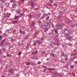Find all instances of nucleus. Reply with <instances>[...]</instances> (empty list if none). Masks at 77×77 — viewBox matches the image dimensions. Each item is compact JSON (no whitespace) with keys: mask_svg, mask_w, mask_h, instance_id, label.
Instances as JSON below:
<instances>
[{"mask_svg":"<svg viewBox=\"0 0 77 77\" xmlns=\"http://www.w3.org/2000/svg\"><path fill=\"white\" fill-rule=\"evenodd\" d=\"M58 37L57 36H55L54 37V39H55V42H52L53 44L55 45H57V46H60V43H58L59 40L57 39V38Z\"/></svg>","mask_w":77,"mask_h":77,"instance_id":"f257e3e1","label":"nucleus"},{"mask_svg":"<svg viewBox=\"0 0 77 77\" xmlns=\"http://www.w3.org/2000/svg\"><path fill=\"white\" fill-rule=\"evenodd\" d=\"M4 43V42H2L1 43V44L2 45H3V44Z\"/></svg>","mask_w":77,"mask_h":77,"instance_id":"774afa93","label":"nucleus"},{"mask_svg":"<svg viewBox=\"0 0 77 77\" xmlns=\"http://www.w3.org/2000/svg\"><path fill=\"white\" fill-rule=\"evenodd\" d=\"M45 18V17L44 16H42L40 18L41 19H43V18Z\"/></svg>","mask_w":77,"mask_h":77,"instance_id":"a18cd8bd","label":"nucleus"},{"mask_svg":"<svg viewBox=\"0 0 77 77\" xmlns=\"http://www.w3.org/2000/svg\"><path fill=\"white\" fill-rule=\"evenodd\" d=\"M14 72H11L10 74L11 75H13L14 74Z\"/></svg>","mask_w":77,"mask_h":77,"instance_id":"e433bc0d","label":"nucleus"},{"mask_svg":"<svg viewBox=\"0 0 77 77\" xmlns=\"http://www.w3.org/2000/svg\"><path fill=\"white\" fill-rule=\"evenodd\" d=\"M41 11H42V13H45V11L44 10H41Z\"/></svg>","mask_w":77,"mask_h":77,"instance_id":"7c9ffc66","label":"nucleus"},{"mask_svg":"<svg viewBox=\"0 0 77 77\" xmlns=\"http://www.w3.org/2000/svg\"><path fill=\"white\" fill-rule=\"evenodd\" d=\"M74 58H72L71 59H70V60L69 61H72V60H74Z\"/></svg>","mask_w":77,"mask_h":77,"instance_id":"de8ad7c7","label":"nucleus"},{"mask_svg":"<svg viewBox=\"0 0 77 77\" xmlns=\"http://www.w3.org/2000/svg\"><path fill=\"white\" fill-rule=\"evenodd\" d=\"M51 54L52 56H53V57H55L54 54L52 53Z\"/></svg>","mask_w":77,"mask_h":77,"instance_id":"3c124183","label":"nucleus"},{"mask_svg":"<svg viewBox=\"0 0 77 77\" xmlns=\"http://www.w3.org/2000/svg\"><path fill=\"white\" fill-rule=\"evenodd\" d=\"M54 5L55 6H57V4H54Z\"/></svg>","mask_w":77,"mask_h":77,"instance_id":"0e129e2a","label":"nucleus"},{"mask_svg":"<svg viewBox=\"0 0 77 77\" xmlns=\"http://www.w3.org/2000/svg\"><path fill=\"white\" fill-rule=\"evenodd\" d=\"M74 66H70V68H74Z\"/></svg>","mask_w":77,"mask_h":77,"instance_id":"8fccbe9b","label":"nucleus"},{"mask_svg":"<svg viewBox=\"0 0 77 77\" xmlns=\"http://www.w3.org/2000/svg\"><path fill=\"white\" fill-rule=\"evenodd\" d=\"M14 71V69H10L8 70V72H12V71Z\"/></svg>","mask_w":77,"mask_h":77,"instance_id":"f8f14e48","label":"nucleus"},{"mask_svg":"<svg viewBox=\"0 0 77 77\" xmlns=\"http://www.w3.org/2000/svg\"><path fill=\"white\" fill-rule=\"evenodd\" d=\"M10 2H11V3H14V2H15V0H11Z\"/></svg>","mask_w":77,"mask_h":77,"instance_id":"a878e982","label":"nucleus"},{"mask_svg":"<svg viewBox=\"0 0 77 77\" xmlns=\"http://www.w3.org/2000/svg\"><path fill=\"white\" fill-rule=\"evenodd\" d=\"M4 7V5H3L2 4H1V5H0V8H1L2 9Z\"/></svg>","mask_w":77,"mask_h":77,"instance_id":"dca6fc26","label":"nucleus"},{"mask_svg":"<svg viewBox=\"0 0 77 77\" xmlns=\"http://www.w3.org/2000/svg\"><path fill=\"white\" fill-rule=\"evenodd\" d=\"M62 13H62V12H60L58 13V14L60 15V14H62Z\"/></svg>","mask_w":77,"mask_h":77,"instance_id":"864d4df0","label":"nucleus"},{"mask_svg":"<svg viewBox=\"0 0 77 77\" xmlns=\"http://www.w3.org/2000/svg\"><path fill=\"white\" fill-rule=\"evenodd\" d=\"M2 35H0V40H2Z\"/></svg>","mask_w":77,"mask_h":77,"instance_id":"72a5a7b5","label":"nucleus"},{"mask_svg":"<svg viewBox=\"0 0 77 77\" xmlns=\"http://www.w3.org/2000/svg\"><path fill=\"white\" fill-rule=\"evenodd\" d=\"M17 23V21H14L13 22V24H15V23Z\"/></svg>","mask_w":77,"mask_h":77,"instance_id":"473e14b6","label":"nucleus"},{"mask_svg":"<svg viewBox=\"0 0 77 77\" xmlns=\"http://www.w3.org/2000/svg\"><path fill=\"white\" fill-rule=\"evenodd\" d=\"M34 9V10H38V8H35Z\"/></svg>","mask_w":77,"mask_h":77,"instance_id":"ea45409f","label":"nucleus"},{"mask_svg":"<svg viewBox=\"0 0 77 77\" xmlns=\"http://www.w3.org/2000/svg\"><path fill=\"white\" fill-rule=\"evenodd\" d=\"M21 52H20L19 53V56H20V55H21Z\"/></svg>","mask_w":77,"mask_h":77,"instance_id":"e2e57ef3","label":"nucleus"},{"mask_svg":"<svg viewBox=\"0 0 77 77\" xmlns=\"http://www.w3.org/2000/svg\"><path fill=\"white\" fill-rule=\"evenodd\" d=\"M35 58V57H32V59H34Z\"/></svg>","mask_w":77,"mask_h":77,"instance_id":"680f3d73","label":"nucleus"},{"mask_svg":"<svg viewBox=\"0 0 77 77\" xmlns=\"http://www.w3.org/2000/svg\"><path fill=\"white\" fill-rule=\"evenodd\" d=\"M36 42L38 45H41V43H42V44L43 43V41H41L39 40H37Z\"/></svg>","mask_w":77,"mask_h":77,"instance_id":"20e7f679","label":"nucleus"},{"mask_svg":"<svg viewBox=\"0 0 77 77\" xmlns=\"http://www.w3.org/2000/svg\"><path fill=\"white\" fill-rule=\"evenodd\" d=\"M45 53V51H43L42 52V54H44Z\"/></svg>","mask_w":77,"mask_h":77,"instance_id":"b1692460","label":"nucleus"},{"mask_svg":"<svg viewBox=\"0 0 77 77\" xmlns=\"http://www.w3.org/2000/svg\"><path fill=\"white\" fill-rule=\"evenodd\" d=\"M34 24H35V23H34V22H32V24L31 25V26H33Z\"/></svg>","mask_w":77,"mask_h":77,"instance_id":"bb28decb","label":"nucleus"},{"mask_svg":"<svg viewBox=\"0 0 77 77\" xmlns=\"http://www.w3.org/2000/svg\"><path fill=\"white\" fill-rule=\"evenodd\" d=\"M54 31L56 33H58V31H57V30L56 29H54Z\"/></svg>","mask_w":77,"mask_h":77,"instance_id":"f3484780","label":"nucleus"},{"mask_svg":"<svg viewBox=\"0 0 77 77\" xmlns=\"http://www.w3.org/2000/svg\"><path fill=\"white\" fill-rule=\"evenodd\" d=\"M54 50H57V47H55L54 48Z\"/></svg>","mask_w":77,"mask_h":77,"instance_id":"aec40b11","label":"nucleus"},{"mask_svg":"<svg viewBox=\"0 0 77 77\" xmlns=\"http://www.w3.org/2000/svg\"><path fill=\"white\" fill-rule=\"evenodd\" d=\"M45 39V38L44 37H42L41 38V40L42 41H44Z\"/></svg>","mask_w":77,"mask_h":77,"instance_id":"5701e85b","label":"nucleus"},{"mask_svg":"<svg viewBox=\"0 0 77 77\" xmlns=\"http://www.w3.org/2000/svg\"><path fill=\"white\" fill-rule=\"evenodd\" d=\"M16 5H17V4H16V3H14L12 5V7L13 8H15V6H16Z\"/></svg>","mask_w":77,"mask_h":77,"instance_id":"9d476101","label":"nucleus"},{"mask_svg":"<svg viewBox=\"0 0 77 77\" xmlns=\"http://www.w3.org/2000/svg\"><path fill=\"white\" fill-rule=\"evenodd\" d=\"M8 17V15L7 14H4V16H3V18H7Z\"/></svg>","mask_w":77,"mask_h":77,"instance_id":"9b49d317","label":"nucleus"},{"mask_svg":"<svg viewBox=\"0 0 77 77\" xmlns=\"http://www.w3.org/2000/svg\"><path fill=\"white\" fill-rule=\"evenodd\" d=\"M71 27H75V25H74V24H73L72 25H71Z\"/></svg>","mask_w":77,"mask_h":77,"instance_id":"58836bf2","label":"nucleus"},{"mask_svg":"<svg viewBox=\"0 0 77 77\" xmlns=\"http://www.w3.org/2000/svg\"><path fill=\"white\" fill-rule=\"evenodd\" d=\"M24 38V39H27V38H28V37L26 36V37H25Z\"/></svg>","mask_w":77,"mask_h":77,"instance_id":"5fc2aeb1","label":"nucleus"},{"mask_svg":"<svg viewBox=\"0 0 77 77\" xmlns=\"http://www.w3.org/2000/svg\"><path fill=\"white\" fill-rule=\"evenodd\" d=\"M37 53H38V51H36L34 52L35 55H36V54H37Z\"/></svg>","mask_w":77,"mask_h":77,"instance_id":"393cba45","label":"nucleus"},{"mask_svg":"<svg viewBox=\"0 0 77 77\" xmlns=\"http://www.w3.org/2000/svg\"><path fill=\"white\" fill-rule=\"evenodd\" d=\"M50 3H52L53 2V0H50Z\"/></svg>","mask_w":77,"mask_h":77,"instance_id":"c9c22d12","label":"nucleus"},{"mask_svg":"<svg viewBox=\"0 0 77 77\" xmlns=\"http://www.w3.org/2000/svg\"><path fill=\"white\" fill-rule=\"evenodd\" d=\"M51 24V22H50L47 23V26H46V27L48 26V25H50Z\"/></svg>","mask_w":77,"mask_h":77,"instance_id":"a211bd4d","label":"nucleus"},{"mask_svg":"<svg viewBox=\"0 0 77 77\" xmlns=\"http://www.w3.org/2000/svg\"><path fill=\"white\" fill-rule=\"evenodd\" d=\"M30 64V62H28V63L26 64V65H29Z\"/></svg>","mask_w":77,"mask_h":77,"instance_id":"603ef678","label":"nucleus"},{"mask_svg":"<svg viewBox=\"0 0 77 77\" xmlns=\"http://www.w3.org/2000/svg\"><path fill=\"white\" fill-rule=\"evenodd\" d=\"M38 23H39V24H41L42 23V22H41V20H38Z\"/></svg>","mask_w":77,"mask_h":77,"instance_id":"c85d7f7f","label":"nucleus"},{"mask_svg":"<svg viewBox=\"0 0 77 77\" xmlns=\"http://www.w3.org/2000/svg\"><path fill=\"white\" fill-rule=\"evenodd\" d=\"M3 35H4L5 36H6V37H7V36H8V35H7V34H6V33H4L3 34Z\"/></svg>","mask_w":77,"mask_h":77,"instance_id":"cd10ccee","label":"nucleus"},{"mask_svg":"<svg viewBox=\"0 0 77 77\" xmlns=\"http://www.w3.org/2000/svg\"><path fill=\"white\" fill-rule=\"evenodd\" d=\"M52 74L54 75H57V72L55 71H54L53 72Z\"/></svg>","mask_w":77,"mask_h":77,"instance_id":"1a4fd4ad","label":"nucleus"},{"mask_svg":"<svg viewBox=\"0 0 77 77\" xmlns=\"http://www.w3.org/2000/svg\"><path fill=\"white\" fill-rule=\"evenodd\" d=\"M49 16H48L47 17V18H46V20H48V19H49Z\"/></svg>","mask_w":77,"mask_h":77,"instance_id":"37998d69","label":"nucleus"},{"mask_svg":"<svg viewBox=\"0 0 77 77\" xmlns=\"http://www.w3.org/2000/svg\"><path fill=\"white\" fill-rule=\"evenodd\" d=\"M48 30H49V28L46 29L44 31V32H48Z\"/></svg>","mask_w":77,"mask_h":77,"instance_id":"412c9836","label":"nucleus"},{"mask_svg":"<svg viewBox=\"0 0 77 77\" xmlns=\"http://www.w3.org/2000/svg\"><path fill=\"white\" fill-rule=\"evenodd\" d=\"M64 29L66 31H67V33H71V32H72V31H69L66 28H65Z\"/></svg>","mask_w":77,"mask_h":77,"instance_id":"423d86ee","label":"nucleus"},{"mask_svg":"<svg viewBox=\"0 0 77 77\" xmlns=\"http://www.w3.org/2000/svg\"><path fill=\"white\" fill-rule=\"evenodd\" d=\"M33 5H36V3H35L34 2H32L31 4V6L32 7H34Z\"/></svg>","mask_w":77,"mask_h":77,"instance_id":"2eb2a0df","label":"nucleus"},{"mask_svg":"<svg viewBox=\"0 0 77 77\" xmlns=\"http://www.w3.org/2000/svg\"><path fill=\"white\" fill-rule=\"evenodd\" d=\"M31 65H34V63H31Z\"/></svg>","mask_w":77,"mask_h":77,"instance_id":"bf43d9fd","label":"nucleus"},{"mask_svg":"<svg viewBox=\"0 0 77 77\" xmlns=\"http://www.w3.org/2000/svg\"><path fill=\"white\" fill-rule=\"evenodd\" d=\"M38 35V32H36L34 33V34L33 36V38H35V37H36V36Z\"/></svg>","mask_w":77,"mask_h":77,"instance_id":"0eeeda50","label":"nucleus"},{"mask_svg":"<svg viewBox=\"0 0 77 77\" xmlns=\"http://www.w3.org/2000/svg\"><path fill=\"white\" fill-rule=\"evenodd\" d=\"M45 71H47V69H43V72H45Z\"/></svg>","mask_w":77,"mask_h":77,"instance_id":"338daca9","label":"nucleus"},{"mask_svg":"<svg viewBox=\"0 0 77 77\" xmlns=\"http://www.w3.org/2000/svg\"><path fill=\"white\" fill-rule=\"evenodd\" d=\"M14 38H11V41L12 42H14Z\"/></svg>","mask_w":77,"mask_h":77,"instance_id":"c03bdc74","label":"nucleus"},{"mask_svg":"<svg viewBox=\"0 0 77 77\" xmlns=\"http://www.w3.org/2000/svg\"><path fill=\"white\" fill-rule=\"evenodd\" d=\"M16 12L17 13V14H19L21 13V11L18 10L16 11Z\"/></svg>","mask_w":77,"mask_h":77,"instance_id":"ddd939ff","label":"nucleus"},{"mask_svg":"<svg viewBox=\"0 0 77 77\" xmlns=\"http://www.w3.org/2000/svg\"><path fill=\"white\" fill-rule=\"evenodd\" d=\"M69 20V19H68V18H67L64 19V20H65V21H68Z\"/></svg>","mask_w":77,"mask_h":77,"instance_id":"f704fd0d","label":"nucleus"},{"mask_svg":"<svg viewBox=\"0 0 77 77\" xmlns=\"http://www.w3.org/2000/svg\"><path fill=\"white\" fill-rule=\"evenodd\" d=\"M48 69L49 71H54V69L52 68H48Z\"/></svg>","mask_w":77,"mask_h":77,"instance_id":"6e6552de","label":"nucleus"},{"mask_svg":"<svg viewBox=\"0 0 77 77\" xmlns=\"http://www.w3.org/2000/svg\"><path fill=\"white\" fill-rule=\"evenodd\" d=\"M59 77H63V76L61 74H60L59 75Z\"/></svg>","mask_w":77,"mask_h":77,"instance_id":"79ce46f5","label":"nucleus"},{"mask_svg":"<svg viewBox=\"0 0 77 77\" xmlns=\"http://www.w3.org/2000/svg\"><path fill=\"white\" fill-rule=\"evenodd\" d=\"M51 25H52V27H53V28H54V24H53V23H52Z\"/></svg>","mask_w":77,"mask_h":77,"instance_id":"4c0bfd02","label":"nucleus"},{"mask_svg":"<svg viewBox=\"0 0 77 77\" xmlns=\"http://www.w3.org/2000/svg\"><path fill=\"white\" fill-rule=\"evenodd\" d=\"M62 16H58L57 17V19H58V20H59V19L62 18Z\"/></svg>","mask_w":77,"mask_h":77,"instance_id":"6ab92c4d","label":"nucleus"},{"mask_svg":"<svg viewBox=\"0 0 77 77\" xmlns=\"http://www.w3.org/2000/svg\"><path fill=\"white\" fill-rule=\"evenodd\" d=\"M23 29V30H25L26 29V27L24 26H22Z\"/></svg>","mask_w":77,"mask_h":77,"instance_id":"c756f323","label":"nucleus"},{"mask_svg":"<svg viewBox=\"0 0 77 77\" xmlns=\"http://www.w3.org/2000/svg\"><path fill=\"white\" fill-rule=\"evenodd\" d=\"M28 16H29V17H32V16L31 15H28Z\"/></svg>","mask_w":77,"mask_h":77,"instance_id":"69168bd1","label":"nucleus"},{"mask_svg":"<svg viewBox=\"0 0 77 77\" xmlns=\"http://www.w3.org/2000/svg\"><path fill=\"white\" fill-rule=\"evenodd\" d=\"M68 60V59L67 58H65V60L66 61H67V60Z\"/></svg>","mask_w":77,"mask_h":77,"instance_id":"49530a36","label":"nucleus"},{"mask_svg":"<svg viewBox=\"0 0 77 77\" xmlns=\"http://www.w3.org/2000/svg\"><path fill=\"white\" fill-rule=\"evenodd\" d=\"M69 46H71L72 45V44L69 43Z\"/></svg>","mask_w":77,"mask_h":77,"instance_id":"052dcab7","label":"nucleus"},{"mask_svg":"<svg viewBox=\"0 0 77 77\" xmlns=\"http://www.w3.org/2000/svg\"><path fill=\"white\" fill-rule=\"evenodd\" d=\"M10 30H9V29H6L5 30V32L6 33H7L8 32H10Z\"/></svg>","mask_w":77,"mask_h":77,"instance_id":"2f4dec72","label":"nucleus"},{"mask_svg":"<svg viewBox=\"0 0 77 77\" xmlns=\"http://www.w3.org/2000/svg\"><path fill=\"white\" fill-rule=\"evenodd\" d=\"M18 17V16H16L15 17H14V19L15 20L16 19H17Z\"/></svg>","mask_w":77,"mask_h":77,"instance_id":"a19ab883","label":"nucleus"},{"mask_svg":"<svg viewBox=\"0 0 77 77\" xmlns=\"http://www.w3.org/2000/svg\"><path fill=\"white\" fill-rule=\"evenodd\" d=\"M51 33L52 34H54V31L52 30V32H51Z\"/></svg>","mask_w":77,"mask_h":77,"instance_id":"4d7b16f0","label":"nucleus"},{"mask_svg":"<svg viewBox=\"0 0 77 77\" xmlns=\"http://www.w3.org/2000/svg\"><path fill=\"white\" fill-rule=\"evenodd\" d=\"M43 68H47V67L46 66H43Z\"/></svg>","mask_w":77,"mask_h":77,"instance_id":"09e8293b","label":"nucleus"},{"mask_svg":"<svg viewBox=\"0 0 77 77\" xmlns=\"http://www.w3.org/2000/svg\"><path fill=\"white\" fill-rule=\"evenodd\" d=\"M20 32L21 33H23V31L21 30H20Z\"/></svg>","mask_w":77,"mask_h":77,"instance_id":"13d9d810","label":"nucleus"},{"mask_svg":"<svg viewBox=\"0 0 77 77\" xmlns=\"http://www.w3.org/2000/svg\"><path fill=\"white\" fill-rule=\"evenodd\" d=\"M67 39L69 40V41L71 42L73 40L72 39V37H67L66 38Z\"/></svg>","mask_w":77,"mask_h":77,"instance_id":"39448f33","label":"nucleus"},{"mask_svg":"<svg viewBox=\"0 0 77 77\" xmlns=\"http://www.w3.org/2000/svg\"><path fill=\"white\" fill-rule=\"evenodd\" d=\"M41 17V15L39 14H35L33 15L34 18H39V17Z\"/></svg>","mask_w":77,"mask_h":77,"instance_id":"f03ea898","label":"nucleus"},{"mask_svg":"<svg viewBox=\"0 0 77 77\" xmlns=\"http://www.w3.org/2000/svg\"><path fill=\"white\" fill-rule=\"evenodd\" d=\"M62 46L63 48H66L67 47V46L65 45H63Z\"/></svg>","mask_w":77,"mask_h":77,"instance_id":"4468645a","label":"nucleus"},{"mask_svg":"<svg viewBox=\"0 0 77 77\" xmlns=\"http://www.w3.org/2000/svg\"><path fill=\"white\" fill-rule=\"evenodd\" d=\"M61 56H65V54H64V52H63L62 54H61Z\"/></svg>","mask_w":77,"mask_h":77,"instance_id":"4be33fe9","label":"nucleus"},{"mask_svg":"<svg viewBox=\"0 0 77 77\" xmlns=\"http://www.w3.org/2000/svg\"><path fill=\"white\" fill-rule=\"evenodd\" d=\"M66 36H69V35H70V34H66Z\"/></svg>","mask_w":77,"mask_h":77,"instance_id":"6e6d98bb","label":"nucleus"},{"mask_svg":"<svg viewBox=\"0 0 77 77\" xmlns=\"http://www.w3.org/2000/svg\"><path fill=\"white\" fill-rule=\"evenodd\" d=\"M64 26V24L63 23H61L60 25V26H58V29H62L63 27L62 26Z\"/></svg>","mask_w":77,"mask_h":77,"instance_id":"7ed1b4c3","label":"nucleus"}]
</instances>
